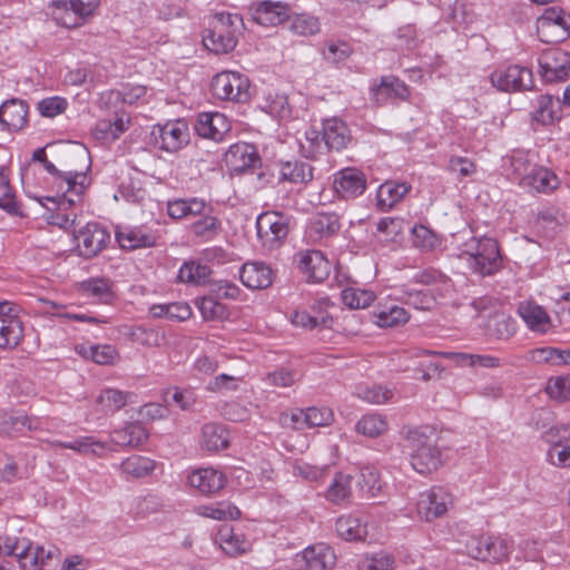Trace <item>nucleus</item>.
<instances>
[{
  "mask_svg": "<svg viewBox=\"0 0 570 570\" xmlns=\"http://www.w3.org/2000/svg\"><path fill=\"white\" fill-rule=\"evenodd\" d=\"M402 436L411 448V465L422 475L431 474L439 470L442 464L441 449L432 441L435 435V428L423 424L419 426H403Z\"/></svg>",
  "mask_w": 570,
  "mask_h": 570,
  "instance_id": "nucleus-1",
  "label": "nucleus"
},
{
  "mask_svg": "<svg viewBox=\"0 0 570 570\" xmlns=\"http://www.w3.org/2000/svg\"><path fill=\"white\" fill-rule=\"evenodd\" d=\"M511 168L518 185L530 193L551 194L560 187L561 180L550 168L534 161L530 151L514 150Z\"/></svg>",
  "mask_w": 570,
  "mask_h": 570,
  "instance_id": "nucleus-2",
  "label": "nucleus"
},
{
  "mask_svg": "<svg viewBox=\"0 0 570 570\" xmlns=\"http://www.w3.org/2000/svg\"><path fill=\"white\" fill-rule=\"evenodd\" d=\"M89 184V179L85 173H65L55 179L57 187V196L48 198L53 205H57V213L48 216L47 222L50 225L61 229H68L75 223L76 215L65 213L70 206L80 204L82 195Z\"/></svg>",
  "mask_w": 570,
  "mask_h": 570,
  "instance_id": "nucleus-3",
  "label": "nucleus"
},
{
  "mask_svg": "<svg viewBox=\"0 0 570 570\" xmlns=\"http://www.w3.org/2000/svg\"><path fill=\"white\" fill-rule=\"evenodd\" d=\"M242 26L243 19L237 13H216L210 20L209 27L203 33V43L214 53H228L237 45Z\"/></svg>",
  "mask_w": 570,
  "mask_h": 570,
  "instance_id": "nucleus-4",
  "label": "nucleus"
},
{
  "mask_svg": "<svg viewBox=\"0 0 570 570\" xmlns=\"http://www.w3.org/2000/svg\"><path fill=\"white\" fill-rule=\"evenodd\" d=\"M471 268L482 276L493 275L501 268L498 242L492 237L472 238L462 253Z\"/></svg>",
  "mask_w": 570,
  "mask_h": 570,
  "instance_id": "nucleus-5",
  "label": "nucleus"
},
{
  "mask_svg": "<svg viewBox=\"0 0 570 570\" xmlns=\"http://www.w3.org/2000/svg\"><path fill=\"white\" fill-rule=\"evenodd\" d=\"M249 78L236 70H223L210 81L213 97L222 101L245 104L250 98Z\"/></svg>",
  "mask_w": 570,
  "mask_h": 570,
  "instance_id": "nucleus-6",
  "label": "nucleus"
},
{
  "mask_svg": "<svg viewBox=\"0 0 570 570\" xmlns=\"http://www.w3.org/2000/svg\"><path fill=\"white\" fill-rule=\"evenodd\" d=\"M7 556L17 558L22 570H51L55 550L35 546L27 539H14L7 546Z\"/></svg>",
  "mask_w": 570,
  "mask_h": 570,
  "instance_id": "nucleus-7",
  "label": "nucleus"
},
{
  "mask_svg": "<svg viewBox=\"0 0 570 570\" xmlns=\"http://www.w3.org/2000/svg\"><path fill=\"white\" fill-rule=\"evenodd\" d=\"M150 136L155 147L170 154L183 149L190 139L189 127L184 119L156 124L151 128Z\"/></svg>",
  "mask_w": 570,
  "mask_h": 570,
  "instance_id": "nucleus-8",
  "label": "nucleus"
},
{
  "mask_svg": "<svg viewBox=\"0 0 570 570\" xmlns=\"http://www.w3.org/2000/svg\"><path fill=\"white\" fill-rule=\"evenodd\" d=\"M257 237L265 249L278 248L288 235V219L281 212H264L256 218Z\"/></svg>",
  "mask_w": 570,
  "mask_h": 570,
  "instance_id": "nucleus-9",
  "label": "nucleus"
},
{
  "mask_svg": "<svg viewBox=\"0 0 570 570\" xmlns=\"http://www.w3.org/2000/svg\"><path fill=\"white\" fill-rule=\"evenodd\" d=\"M472 558L491 563H501L509 559L513 542L502 535H481L472 539L468 546Z\"/></svg>",
  "mask_w": 570,
  "mask_h": 570,
  "instance_id": "nucleus-10",
  "label": "nucleus"
},
{
  "mask_svg": "<svg viewBox=\"0 0 570 570\" xmlns=\"http://www.w3.org/2000/svg\"><path fill=\"white\" fill-rule=\"evenodd\" d=\"M453 507L454 497L448 489L432 487L420 493L416 502V512L422 520L433 522L445 517Z\"/></svg>",
  "mask_w": 570,
  "mask_h": 570,
  "instance_id": "nucleus-11",
  "label": "nucleus"
},
{
  "mask_svg": "<svg viewBox=\"0 0 570 570\" xmlns=\"http://www.w3.org/2000/svg\"><path fill=\"white\" fill-rule=\"evenodd\" d=\"M109 243V232L96 222L87 223L73 232L75 252L83 258L96 257Z\"/></svg>",
  "mask_w": 570,
  "mask_h": 570,
  "instance_id": "nucleus-12",
  "label": "nucleus"
},
{
  "mask_svg": "<svg viewBox=\"0 0 570 570\" xmlns=\"http://www.w3.org/2000/svg\"><path fill=\"white\" fill-rule=\"evenodd\" d=\"M570 30V17L560 8H548L537 20V33L542 42L558 43L566 40Z\"/></svg>",
  "mask_w": 570,
  "mask_h": 570,
  "instance_id": "nucleus-13",
  "label": "nucleus"
},
{
  "mask_svg": "<svg viewBox=\"0 0 570 570\" xmlns=\"http://www.w3.org/2000/svg\"><path fill=\"white\" fill-rule=\"evenodd\" d=\"M20 306L3 301L0 305V348L12 350L23 337V324L20 318Z\"/></svg>",
  "mask_w": 570,
  "mask_h": 570,
  "instance_id": "nucleus-14",
  "label": "nucleus"
},
{
  "mask_svg": "<svg viewBox=\"0 0 570 570\" xmlns=\"http://www.w3.org/2000/svg\"><path fill=\"white\" fill-rule=\"evenodd\" d=\"M490 79L498 90L504 92L529 90L533 87L532 71L520 65L497 69L491 73Z\"/></svg>",
  "mask_w": 570,
  "mask_h": 570,
  "instance_id": "nucleus-15",
  "label": "nucleus"
},
{
  "mask_svg": "<svg viewBox=\"0 0 570 570\" xmlns=\"http://www.w3.org/2000/svg\"><path fill=\"white\" fill-rule=\"evenodd\" d=\"M539 72L548 82L563 81L570 72V53L561 48H549L538 59Z\"/></svg>",
  "mask_w": 570,
  "mask_h": 570,
  "instance_id": "nucleus-16",
  "label": "nucleus"
},
{
  "mask_svg": "<svg viewBox=\"0 0 570 570\" xmlns=\"http://www.w3.org/2000/svg\"><path fill=\"white\" fill-rule=\"evenodd\" d=\"M365 174L354 167H346L333 175L332 188L334 194L345 200L360 197L366 190Z\"/></svg>",
  "mask_w": 570,
  "mask_h": 570,
  "instance_id": "nucleus-17",
  "label": "nucleus"
},
{
  "mask_svg": "<svg viewBox=\"0 0 570 570\" xmlns=\"http://www.w3.org/2000/svg\"><path fill=\"white\" fill-rule=\"evenodd\" d=\"M230 129V120L218 111L200 112L195 124V131L198 136L216 142L223 141Z\"/></svg>",
  "mask_w": 570,
  "mask_h": 570,
  "instance_id": "nucleus-18",
  "label": "nucleus"
},
{
  "mask_svg": "<svg viewBox=\"0 0 570 570\" xmlns=\"http://www.w3.org/2000/svg\"><path fill=\"white\" fill-rule=\"evenodd\" d=\"M297 266L307 282L322 283L331 274L332 265L325 255L316 249L304 250L297 255Z\"/></svg>",
  "mask_w": 570,
  "mask_h": 570,
  "instance_id": "nucleus-19",
  "label": "nucleus"
},
{
  "mask_svg": "<svg viewBox=\"0 0 570 570\" xmlns=\"http://www.w3.org/2000/svg\"><path fill=\"white\" fill-rule=\"evenodd\" d=\"M330 305V299L323 298L312 306L313 314L303 309H295L289 315V321L295 327L305 330L330 328L333 324V317L327 311Z\"/></svg>",
  "mask_w": 570,
  "mask_h": 570,
  "instance_id": "nucleus-20",
  "label": "nucleus"
},
{
  "mask_svg": "<svg viewBox=\"0 0 570 570\" xmlns=\"http://www.w3.org/2000/svg\"><path fill=\"white\" fill-rule=\"evenodd\" d=\"M372 96L380 106L390 101H406L410 98V88L395 76H384L372 88Z\"/></svg>",
  "mask_w": 570,
  "mask_h": 570,
  "instance_id": "nucleus-21",
  "label": "nucleus"
},
{
  "mask_svg": "<svg viewBox=\"0 0 570 570\" xmlns=\"http://www.w3.org/2000/svg\"><path fill=\"white\" fill-rule=\"evenodd\" d=\"M188 484L198 493L213 495L219 492L226 484L225 474L214 468H199L188 474Z\"/></svg>",
  "mask_w": 570,
  "mask_h": 570,
  "instance_id": "nucleus-22",
  "label": "nucleus"
},
{
  "mask_svg": "<svg viewBox=\"0 0 570 570\" xmlns=\"http://www.w3.org/2000/svg\"><path fill=\"white\" fill-rule=\"evenodd\" d=\"M130 126V115L126 111H119L110 118L98 119L92 129V135L99 140L115 141L128 131Z\"/></svg>",
  "mask_w": 570,
  "mask_h": 570,
  "instance_id": "nucleus-23",
  "label": "nucleus"
},
{
  "mask_svg": "<svg viewBox=\"0 0 570 570\" xmlns=\"http://www.w3.org/2000/svg\"><path fill=\"white\" fill-rule=\"evenodd\" d=\"M371 322L381 328H397L410 321V313L395 303H379L370 314Z\"/></svg>",
  "mask_w": 570,
  "mask_h": 570,
  "instance_id": "nucleus-24",
  "label": "nucleus"
},
{
  "mask_svg": "<svg viewBox=\"0 0 570 570\" xmlns=\"http://www.w3.org/2000/svg\"><path fill=\"white\" fill-rule=\"evenodd\" d=\"M321 132L327 150L341 151L352 140L351 130L346 122L337 117L325 119Z\"/></svg>",
  "mask_w": 570,
  "mask_h": 570,
  "instance_id": "nucleus-25",
  "label": "nucleus"
},
{
  "mask_svg": "<svg viewBox=\"0 0 570 570\" xmlns=\"http://www.w3.org/2000/svg\"><path fill=\"white\" fill-rule=\"evenodd\" d=\"M224 160L234 171L242 173L254 167L259 160V156L254 145L239 141L229 146Z\"/></svg>",
  "mask_w": 570,
  "mask_h": 570,
  "instance_id": "nucleus-26",
  "label": "nucleus"
},
{
  "mask_svg": "<svg viewBox=\"0 0 570 570\" xmlns=\"http://www.w3.org/2000/svg\"><path fill=\"white\" fill-rule=\"evenodd\" d=\"M29 107L26 101L9 99L0 106V124L11 131H19L28 124Z\"/></svg>",
  "mask_w": 570,
  "mask_h": 570,
  "instance_id": "nucleus-27",
  "label": "nucleus"
},
{
  "mask_svg": "<svg viewBox=\"0 0 570 570\" xmlns=\"http://www.w3.org/2000/svg\"><path fill=\"white\" fill-rule=\"evenodd\" d=\"M239 278L247 288L262 289L272 285L274 272L262 262H247L239 271Z\"/></svg>",
  "mask_w": 570,
  "mask_h": 570,
  "instance_id": "nucleus-28",
  "label": "nucleus"
},
{
  "mask_svg": "<svg viewBox=\"0 0 570 570\" xmlns=\"http://www.w3.org/2000/svg\"><path fill=\"white\" fill-rule=\"evenodd\" d=\"M533 124L551 126L561 119V101L551 95L537 97L531 111Z\"/></svg>",
  "mask_w": 570,
  "mask_h": 570,
  "instance_id": "nucleus-29",
  "label": "nucleus"
},
{
  "mask_svg": "<svg viewBox=\"0 0 570 570\" xmlns=\"http://www.w3.org/2000/svg\"><path fill=\"white\" fill-rule=\"evenodd\" d=\"M78 289L83 296L100 304H111L117 297L114 282L106 277H91L82 281L79 283Z\"/></svg>",
  "mask_w": 570,
  "mask_h": 570,
  "instance_id": "nucleus-30",
  "label": "nucleus"
},
{
  "mask_svg": "<svg viewBox=\"0 0 570 570\" xmlns=\"http://www.w3.org/2000/svg\"><path fill=\"white\" fill-rule=\"evenodd\" d=\"M518 314L532 332L544 334L552 328L551 317L542 306L534 302H521L518 306Z\"/></svg>",
  "mask_w": 570,
  "mask_h": 570,
  "instance_id": "nucleus-31",
  "label": "nucleus"
},
{
  "mask_svg": "<svg viewBox=\"0 0 570 570\" xmlns=\"http://www.w3.org/2000/svg\"><path fill=\"white\" fill-rule=\"evenodd\" d=\"M254 20L263 26H277L289 18V7L282 1H262L254 8Z\"/></svg>",
  "mask_w": 570,
  "mask_h": 570,
  "instance_id": "nucleus-32",
  "label": "nucleus"
},
{
  "mask_svg": "<svg viewBox=\"0 0 570 570\" xmlns=\"http://www.w3.org/2000/svg\"><path fill=\"white\" fill-rule=\"evenodd\" d=\"M207 210H212L210 206L198 197L177 198L167 203V214L176 220L203 215Z\"/></svg>",
  "mask_w": 570,
  "mask_h": 570,
  "instance_id": "nucleus-33",
  "label": "nucleus"
},
{
  "mask_svg": "<svg viewBox=\"0 0 570 570\" xmlns=\"http://www.w3.org/2000/svg\"><path fill=\"white\" fill-rule=\"evenodd\" d=\"M390 430V422L385 414L370 412L363 414L355 423L354 431L366 439H379Z\"/></svg>",
  "mask_w": 570,
  "mask_h": 570,
  "instance_id": "nucleus-34",
  "label": "nucleus"
},
{
  "mask_svg": "<svg viewBox=\"0 0 570 570\" xmlns=\"http://www.w3.org/2000/svg\"><path fill=\"white\" fill-rule=\"evenodd\" d=\"M55 448L69 449L81 455L102 458L110 448L106 442L97 440L91 435H85L76 438L72 441H55L52 442Z\"/></svg>",
  "mask_w": 570,
  "mask_h": 570,
  "instance_id": "nucleus-35",
  "label": "nucleus"
},
{
  "mask_svg": "<svg viewBox=\"0 0 570 570\" xmlns=\"http://www.w3.org/2000/svg\"><path fill=\"white\" fill-rule=\"evenodd\" d=\"M307 570H331L336 562L334 550L325 543H316L303 551Z\"/></svg>",
  "mask_w": 570,
  "mask_h": 570,
  "instance_id": "nucleus-36",
  "label": "nucleus"
},
{
  "mask_svg": "<svg viewBox=\"0 0 570 570\" xmlns=\"http://www.w3.org/2000/svg\"><path fill=\"white\" fill-rule=\"evenodd\" d=\"M410 189L411 186L404 181L387 180L383 183L376 193L377 207L383 212L392 209L404 198Z\"/></svg>",
  "mask_w": 570,
  "mask_h": 570,
  "instance_id": "nucleus-37",
  "label": "nucleus"
},
{
  "mask_svg": "<svg viewBox=\"0 0 570 570\" xmlns=\"http://www.w3.org/2000/svg\"><path fill=\"white\" fill-rule=\"evenodd\" d=\"M335 529L337 535L345 541H363L367 535V524L352 514L338 517Z\"/></svg>",
  "mask_w": 570,
  "mask_h": 570,
  "instance_id": "nucleus-38",
  "label": "nucleus"
},
{
  "mask_svg": "<svg viewBox=\"0 0 570 570\" xmlns=\"http://www.w3.org/2000/svg\"><path fill=\"white\" fill-rule=\"evenodd\" d=\"M352 481L351 474L336 472L324 493L325 499L336 505L348 502L352 497Z\"/></svg>",
  "mask_w": 570,
  "mask_h": 570,
  "instance_id": "nucleus-39",
  "label": "nucleus"
},
{
  "mask_svg": "<svg viewBox=\"0 0 570 570\" xmlns=\"http://www.w3.org/2000/svg\"><path fill=\"white\" fill-rule=\"evenodd\" d=\"M116 239L124 249H136L155 245L156 238L136 227H121L116 232Z\"/></svg>",
  "mask_w": 570,
  "mask_h": 570,
  "instance_id": "nucleus-40",
  "label": "nucleus"
},
{
  "mask_svg": "<svg viewBox=\"0 0 570 570\" xmlns=\"http://www.w3.org/2000/svg\"><path fill=\"white\" fill-rule=\"evenodd\" d=\"M200 444L210 452L224 450L229 445V432L222 424L207 423L202 429Z\"/></svg>",
  "mask_w": 570,
  "mask_h": 570,
  "instance_id": "nucleus-41",
  "label": "nucleus"
},
{
  "mask_svg": "<svg viewBox=\"0 0 570 570\" xmlns=\"http://www.w3.org/2000/svg\"><path fill=\"white\" fill-rule=\"evenodd\" d=\"M216 541L224 552L232 557L246 552L249 547L244 535L236 532L233 527L227 524L218 530Z\"/></svg>",
  "mask_w": 570,
  "mask_h": 570,
  "instance_id": "nucleus-42",
  "label": "nucleus"
},
{
  "mask_svg": "<svg viewBox=\"0 0 570 570\" xmlns=\"http://www.w3.org/2000/svg\"><path fill=\"white\" fill-rule=\"evenodd\" d=\"M155 469L156 462L142 455H131L118 465V470L125 479L145 478L150 475Z\"/></svg>",
  "mask_w": 570,
  "mask_h": 570,
  "instance_id": "nucleus-43",
  "label": "nucleus"
},
{
  "mask_svg": "<svg viewBox=\"0 0 570 570\" xmlns=\"http://www.w3.org/2000/svg\"><path fill=\"white\" fill-rule=\"evenodd\" d=\"M148 439V433L140 423H129L111 433V442L119 446L137 448Z\"/></svg>",
  "mask_w": 570,
  "mask_h": 570,
  "instance_id": "nucleus-44",
  "label": "nucleus"
},
{
  "mask_svg": "<svg viewBox=\"0 0 570 570\" xmlns=\"http://www.w3.org/2000/svg\"><path fill=\"white\" fill-rule=\"evenodd\" d=\"M313 179V167L304 161H285L279 167V180L289 184H307Z\"/></svg>",
  "mask_w": 570,
  "mask_h": 570,
  "instance_id": "nucleus-45",
  "label": "nucleus"
},
{
  "mask_svg": "<svg viewBox=\"0 0 570 570\" xmlns=\"http://www.w3.org/2000/svg\"><path fill=\"white\" fill-rule=\"evenodd\" d=\"M100 0H56L52 6L57 9H67L68 7L76 13L81 22L68 23L62 21L61 24L67 28H76L82 24V22L94 14L99 7Z\"/></svg>",
  "mask_w": 570,
  "mask_h": 570,
  "instance_id": "nucleus-46",
  "label": "nucleus"
},
{
  "mask_svg": "<svg viewBox=\"0 0 570 570\" xmlns=\"http://www.w3.org/2000/svg\"><path fill=\"white\" fill-rule=\"evenodd\" d=\"M116 97L126 105L147 104L153 97V89L145 85L127 81L115 91Z\"/></svg>",
  "mask_w": 570,
  "mask_h": 570,
  "instance_id": "nucleus-47",
  "label": "nucleus"
},
{
  "mask_svg": "<svg viewBox=\"0 0 570 570\" xmlns=\"http://www.w3.org/2000/svg\"><path fill=\"white\" fill-rule=\"evenodd\" d=\"M376 298L373 291L356 286H347L341 291V301L350 309H364Z\"/></svg>",
  "mask_w": 570,
  "mask_h": 570,
  "instance_id": "nucleus-48",
  "label": "nucleus"
},
{
  "mask_svg": "<svg viewBox=\"0 0 570 570\" xmlns=\"http://www.w3.org/2000/svg\"><path fill=\"white\" fill-rule=\"evenodd\" d=\"M149 311L154 317L167 318L173 322H184L193 315L191 307L185 302L155 304Z\"/></svg>",
  "mask_w": 570,
  "mask_h": 570,
  "instance_id": "nucleus-49",
  "label": "nucleus"
},
{
  "mask_svg": "<svg viewBox=\"0 0 570 570\" xmlns=\"http://www.w3.org/2000/svg\"><path fill=\"white\" fill-rule=\"evenodd\" d=\"M341 228L340 218L334 213H318L309 222V234L317 238L335 235Z\"/></svg>",
  "mask_w": 570,
  "mask_h": 570,
  "instance_id": "nucleus-50",
  "label": "nucleus"
},
{
  "mask_svg": "<svg viewBox=\"0 0 570 570\" xmlns=\"http://www.w3.org/2000/svg\"><path fill=\"white\" fill-rule=\"evenodd\" d=\"M288 20L289 29L295 35L309 37L321 31L320 18L312 13H295L293 16H289Z\"/></svg>",
  "mask_w": 570,
  "mask_h": 570,
  "instance_id": "nucleus-51",
  "label": "nucleus"
},
{
  "mask_svg": "<svg viewBox=\"0 0 570 570\" xmlns=\"http://www.w3.org/2000/svg\"><path fill=\"white\" fill-rule=\"evenodd\" d=\"M299 150L306 158H316L328 151L322 132L313 127L305 130L304 137L299 140Z\"/></svg>",
  "mask_w": 570,
  "mask_h": 570,
  "instance_id": "nucleus-52",
  "label": "nucleus"
},
{
  "mask_svg": "<svg viewBox=\"0 0 570 570\" xmlns=\"http://www.w3.org/2000/svg\"><path fill=\"white\" fill-rule=\"evenodd\" d=\"M264 109L272 117L279 120L289 119L292 116L287 96L278 91H269L266 95Z\"/></svg>",
  "mask_w": 570,
  "mask_h": 570,
  "instance_id": "nucleus-53",
  "label": "nucleus"
},
{
  "mask_svg": "<svg viewBox=\"0 0 570 570\" xmlns=\"http://www.w3.org/2000/svg\"><path fill=\"white\" fill-rule=\"evenodd\" d=\"M196 306L205 321L222 322L229 316L228 307L210 296L197 299Z\"/></svg>",
  "mask_w": 570,
  "mask_h": 570,
  "instance_id": "nucleus-54",
  "label": "nucleus"
},
{
  "mask_svg": "<svg viewBox=\"0 0 570 570\" xmlns=\"http://www.w3.org/2000/svg\"><path fill=\"white\" fill-rule=\"evenodd\" d=\"M413 245L422 252H433L441 246V237L425 225L412 228Z\"/></svg>",
  "mask_w": 570,
  "mask_h": 570,
  "instance_id": "nucleus-55",
  "label": "nucleus"
},
{
  "mask_svg": "<svg viewBox=\"0 0 570 570\" xmlns=\"http://www.w3.org/2000/svg\"><path fill=\"white\" fill-rule=\"evenodd\" d=\"M293 474L312 484L322 483L330 475V465H313L304 461L293 464Z\"/></svg>",
  "mask_w": 570,
  "mask_h": 570,
  "instance_id": "nucleus-56",
  "label": "nucleus"
},
{
  "mask_svg": "<svg viewBox=\"0 0 570 570\" xmlns=\"http://www.w3.org/2000/svg\"><path fill=\"white\" fill-rule=\"evenodd\" d=\"M209 268L196 262H186L178 271L177 279L180 283L199 285L207 281L209 276Z\"/></svg>",
  "mask_w": 570,
  "mask_h": 570,
  "instance_id": "nucleus-57",
  "label": "nucleus"
},
{
  "mask_svg": "<svg viewBox=\"0 0 570 570\" xmlns=\"http://www.w3.org/2000/svg\"><path fill=\"white\" fill-rule=\"evenodd\" d=\"M135 394L131 392H122L115 389H106L98 397L99 403L110 412L122 409L127 403L134 402Z\"/></svg>",
  "mask_w": 570,
  "mask_h": 570,
  "instance_id": "nucleus-58",
  "label": "nucleus"
},
{
  "mask_svg": "<svg viewBox=\"0 0 570 570\" xmlns=\"http://www.w3.org/2000/svg\"><path fill=\"white\" fill-rule=\"evenodd\" d=\"M357 397L371 404H384L393 399V391L382 385L357 387Z\"/></svg>",
  "mask_w": 570,
  "mask_h": 570,
  "instance_id": "nucleus-59",
  "label": "nucleus"
},
{
  "mask_svg": "<svg viewBox=\"0 0 570 570\" xmlns=\"http://www.w3.org/2000/svg\"><path fill=\"white\" fill-rule=\"evenodd\" d=\"M209 210L200 215L202 218L191 224V232L199 237L210 239L220 230V220L208 214Z\"/></svg>",
  "mask_w": 570,
  "mask_h": 570,
  "instance_id": "nucleus-60",
  "label": "nucleus"
},
{
  "mask_svg": "<svg viewBox=\"0 0 570 570\" xmlns=\"http://www.w3.org/2000/svg\"><path fill=\"white\" fill-rule=\"evenodd\" d=\"M202 514L215 520H235L240 517V511L229 502H218L216 504L202 507Z\"/></svg>",
  "mask_w": 570,
  "mask_h": 570,
  "instance_id": "nucleus-61",
  "label": "nucleus"
},
{
  "mask_svg": "<svg viewBox=\"0 0 570 570\" xmlns=\"http://www.w3.org/2000/svg\"><path fill=\"white\" fill-rule=\"evenodd\" d=\"M448 170L455 174L459 179L473 176L478 170L475 161L463 156H452L449 159Z\"/></svg>",
  "mask_w": 570,
  "mask_h": 570,
  "instance_id": "nucleus-62",
  "label": "nucleus"
},
{
  "mask_svg": "<svg viewBox=\"0 0 570 570\" xmlns=\"http://www.w3.org/2000/svg\"><path fill=\"white\" fill-rule=\"evenodd\" d=\"M546 392L552 400L560 403L570 400V379L559 376L549 380Z\"/></svg>",
  "mask_w": 570,
  "mask_h": 570,
  "instance_id": "nucleus-63",
  "label": "nucleus"
},
{
  "mask_svg": "<svg viewBox=\"0 0 570 570\" xmlns=\"http://www.w3.org/2000/svg\"><path fill=\"white\" fill-rule=\"evenodd\" d=\"M394 559L384 552L374 553L363 558L358 562V570H392Z\"/></svg>",
  "mask_w": 570,
  "mask_h": 570,
  "instance_id": "nucleus-64",
  "label": "nucleus"
}]
</instances>
